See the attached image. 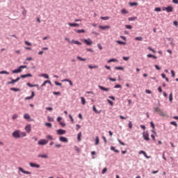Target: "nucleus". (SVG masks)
I'll return each instance as SVG.
<instances>
[{
	"instance_id": "nucleus-30",
	"label": "nucleus",
	"mask_w": 178,
	"mask_h": 178,
	"mask_svg": "<svg viewBox=\"0 0 178 178\" xmlns=\"http://www.w3.org/2000/svg\"><path fill=\"white\" fill-rule=\"evenodd\" d=\"M38 158L47 159V158H48V155H47V154H38Z\"/></svg>"
},
{
	"instance_id": "nucleus-3",
	"label": "nucleus",
	"mask_w": 178,
	"mask_h": 178,
	"mask_svg": "<svg viewBox=\"0 0 178 178\" xmlns=\"http://www.w3.org/2000/svg\"><path fill=\"white\" fill-rule=\"evenodd\" d=\"M38 145H47L48 144V140L41 139L38 142Z\"/></svg>"
},
{
	"instance_id": "nucleus-58",
	"label": "nucleus",
	"mask_w": 178,
	"mask_h": 178,
	"mask_svg": "<svg viewBox=\"0 0 178 178\" xmlns=\"http://www.w3.org/2000/svg\"><path fill=\"white\" fill-rule=\"evenodd\" d=\"M171 76H172V77H175L176 74L174 70H171Z\"/></svg>"
},
{
	"instance_id": "nucleus-61",
	"label": "nucleus",
	"mask_w": 178,
	"mask_h": 178,
	"mask_svg": "<svg viewBox=\"0 0 178 178\" xmlns=\"http://www.w3.org/2000/svg\"><path fill=\"white\" fill-rule=\"evenodd\" d=\"M46 111H54V108L52 107H46Z\"/></svg>"
},
{
	"instance_id": "nucleus-31",
	"label": "nucleus",
	"mask_w": 178,
	"mask_h": 178,
	"mask_svg": "<svg viewBox=\"0 0 178 178\" xmlns=\"http://www.w3.org/2000/svg\"><path fill=\"white\" fill-rule=\"evenodd\" d=\"M40 77H44V79H49V75H48L47 74H41Z\"/></svg>"
},
{
	"instance_id": "nucleus-13",
	"label": "nucleus",
	"mask_w": 178,
	"mask_h": 178,
	"mask_svg": "<svg viewBox=\"0 0 178 178\" xmlns=\"http://www.w3.org/2000/svg\"><path fill=\"white\" fill-rule=\"evenodd\" d=\"M139 154H143V155H144L145 158H146V159H149V158H151V156L147 155V152H145V151L143 150H140L139 152Z\"/></svg>"
},
{
	"instance_id": "nucleus-38",
	"label": "nucleus",
	"mask_w": 178,
	"mask_h": 178,
	"mask_svg": "<svg viewBox=\"0 0 178 178\" xmlns=\"http://www.w3.org/2000/svg\"><path fill=\"white\" fill-rule=\"evenodd\" d=\"M10 74L9 72L6 70L0 71V74Z\"/></svg>"
},
{
	"instance_id": "nucleus-9",
	"label": "nucleus",
	"mask_w": 178,
	"mask_h": 178,
	"mask_svg": "<svg viewBox=\"0 0 178 178\" xmlns=\"http://www.w3.org/2000/svg\"><path fill=\"white\" fill-rule=\"evenodd\" d=\"M22 70L19 66L17 69L13 70L12 71V73L15 74H17V73H22Z\"/></svg>"
},
{
	"instance_id": "nucleus-11",
	"label": "nucleus",
	"mask_w": 178,
	"mask_h": 178,
	"mask_svg": "<svg viewBox=\"0 0 178 178\" xmlns=\"http://www.w3.org/2000/svg\"><path fill=\"white\" fill-rule=\"evenodd\" d=\"M70 44H75L76 45H81V42H80L79 40H76L74 39H73L72 40H71V42H70Z\"/></svg>"
},
{
	"instance_id": "nucleus-40",
	"label": "nucleus",
	"mask_w": 178,
	"mask_h": 178,
	"mask_svg": "<svg viewBox=\"0 0 178 178\" xmlns=\"http://www.w3.org/2000/svg\"><path fill=\"white\" fill-rule=\"evenodd\" d=\"M135 40H136V41H143V40H144V38H143V37H136L135 38Z\"/></svg>"
},
{
	"instance_id": "nucleus-48",
	"label": "nucleus",
	"mask_w": 178,
	"mask_h": 178,
	"mask_svg": "<svg viewBox=\"0 0 178 178\" xmlns=\"http://www.w3.org/2000/svg\"><path fill=\"white\" fill-rule=\"evenodd\" d=\"M125 28L128 30H131V29H133V26L131 25H125Z\"/></svg>"
},
{
	"instance_id": "nucleus-56",
	"label": "nucleus",
	"mask_w": 178,
	"mask_h": 178,
	"mask_svg": "<svg viewBox=\"0 0 178 178\" xmlns=\"http://www.w3.org/2000/svg\"><path fill=\"white\" fill-rule=\"evenodd\" d=\"M88 67L89 68V69H95V67H97V66L96 65H88Z\"/></svg>"
},
{
	"instance_id": "nucleus-7",
	"label": "nucleus",
	"mask_w": 178,
	"mask_h": 178,
	"mask_svg": "<svg viewBox=\"0 0 178 178\" xmlns=\"http://www.w3.org/2000/svg\"><path fill=\"white\" fill-rule=\"evenodd\" d=\"M18 170H19V172H22V173H24V175H31V172L24 170V169H23V168L22 167H19Z\"/></svg>"
},
{
	"instance_id": "nucleus-14",
	"label": "nucleus",
	"mask_w": 178,
	"mask_h": 178,
	"mask_svg": "<svg viewBox=\"0 0 178 178\" xmlns=\"http://www.w3.org/2000/svg\"><path fill=\"white\" fill-rule=\"evenodd\" d=\"M27 77H33V74H22L21 78L22 79H27Z\"/></svg>"
},
{
	"instance_id": "nucleus-20",
	"label": "nucleus",
	"mask_w": 178,
	"mask_h": 178,
	"mask_svg": "<svg viewBox=\"0 0 178 178\" xmlns=\"http://www.w3.org/2000/svg\"><path fill=\"white\" fill-rule=\"evenodd\" d=\"M68 26H70V27H79L80 24L77 23H68Z\"/></svg>"
},
{
	"instance_id": "nucleus-26",
	"label": "nucleus",
	"mask_w": 178,
	"mask_h": 178,
	"mask_svg": "<svg viewBox=\"0 0 178 178\" xmlns=\"http://www.w3.org/2000/svg\"><path fill=\"white\" fill-rule=\"evenodd\" d=\"M121 13L122 15H127L129 13V11H127V10H126V8H123L121 10Z\"/></svg>"
},
{
	"instance_id": "nucleus-4",
	"label": "nucleus",
	"mask_w": 178,
	"mask_h": 178,
	"mask_svg": "<svg viewBox=\"0 0 178 178\" xmlns=\"http://www.w3.org/2000/svg\"><path fill=\"white\" fill-rule=\"evenodd\" d=\"M154 112H158L160 116H165V113H163V111H162V109L158 107L154 108Z\"/></svg>"
},
{
	"instance_id": "nucleus-55",
	"label": "nucleus",
	"mask_w": 178,
	"mask_h": 178,
	"mask_svg": "<svg viewBox=\"0 0 178 178\" xmlns=\"http://www.w3.org/2000/svg\"><path fill=\"white\" fill-rule=\"evenodd\" d=\"M114 88H122V85L116 84L114 86Z\"/></svg>"
},
{
	"instance_id": "nucleus-41",
	"label": "nucleus",
	"mask_w": 178,
	"mask_h": 178,
	"mask_svg": "<svg viewBox=\"0 0 178 178\" xmlns=\"http://www.w3.org/2000/svg\"><path fill=\"white\" fill-rule=\"evenodd\" d=\"M107 102L111 105V106H113V102H112L111 99H107Z\"/></svg>"
},
{
	"instance_id": "nucleus-54",
	"label": "nucleus",
	"mask_w": 178,
	"mask_h": 178,
	"mask_svg": "<svg viewBox=\"0 0 178 178\" xmlns=\"http://www.w3.org/2000/svg\"><path fill=\"white\" fill-rule=\"evenodd\" d=\"M150 127L153 129H155V124H154V122H150Z\"/></svg>"
},
{
	"instance_id": "nucleus-47",
	"label": "nucleus",
	"mask_w": 178,
	"mask_h": 178,
	"mask_svg": "<svg viewBox=\"0 0 178 178\" xmlns=\"http://www.w3.org/2000/svg\"><path fill=\"white\" fill-rule=\"evenodd\" d=\"M47 120H48V122H54V118L48 116Z\"/></svg>"
},
{
	"instance_id": "nucleus-32",
	"label": "nucleus",
	"mask_w": 178,
	"mask_h": 178,
	"mask_svg": "<svg viewBox=\"0 0 178 178\" xmlns=\"http://www.w3.org/2000/svg\"><path fill=\"white\" fill-rule=\"evenodd\" d=\"M107 62H108V63H111L112 62H118V60L116 58H111V59L108 60Z\"/></svg>"
},
{
	"instance_id": "nucleus-12",
	"label": "nucleus",
	"mask_w": 178,
	"mask_h": 178,
	"mask_svg": "<svg viewBox=\"0 0 178 178\" xmlns=\"http://www.w3.org/2000/svg\"><path fill=\"white\" fill-rule=\"evenodd\" d=\"M29 166H31V168H36L37 169L40 168V165L35 163H29Z\"/></svg>"
},
{
	"instance_id": "nucleus-34",
	"label": "nucleus",
	"mask_w": 178,
	"mask_h": 178,
	"mask_svg": "<svg viewBox=\"0 0 178 178\" xmlns=\"http://www.w3.org/2000/svg\"><path fill=\"white\" fill-rule=\"evenodd\" d=\"M76 58L79 60H81L82 62H86V60H87V58H81V56H78L76 57Z\"/></svg>"
},
{
	"instance_id": "nucleus-22",
	"label": "nucleus",
	"mask_w": 178,
	"mask_h": 178,
	"mask_svg": "<svg viewBox=\"0 0 178 178\" xmlns=\"http://www.w3.org/2000/svg\"><path fill=\"white\" fill-rule=\"evenodd\" d=\"M74 31L78 34H81V33H86L84 29H75Z\"/></svg>"
},
{
	"instance_id": "nucleus-37",
	"label": "nucleus",
	"mask_w": 178,
	"mask_h": 178,
	"mask_svg": "<svg viewBox=\"0 0 178 178\" xmlns=\"http://www.w3.org/2000/svg\"><path fill=\"white\" fill-rule=\"evenodd\" d=\"M44 126H47V127H49V129H51V127H52V124L51 122H46L44 124Z\"/></svg>"
},
{
	"instance_id": "nucleus-51",
	"label": "nucleus",
	"mask_w": 178,
	"mask_h": 178,
	"mask_svg": "<svg viewBox=\"0 0 178 178\" xmlns=\"http://www.w3.org/2000/svg\"><path fill=\"white\" fill-rule=\"evenodd\" d=\"M54 84H56V86H58V87H62V83L56 81L54 82Z\"/></svg>"
},
{
	"instance_id": "nucleus-57",
	"label": "nucleus",
	"mask_w": 178,
	"mask_h": 178,
	"mask_svg": "<svg viewBox=\"0 0 178 178\" xmlns=\"http://www.w3.org/2000/svg\"><path fill=\"white\" fill-rule=\"evenodd\" d=\"M122 59H123V60L127 61V60H129V59H130V57H129V56H128V57L123 56V57H122Z\"/></svg>"
},
{
	"instance_id": "nucleus-43",
	"label": "nucleus",
	"mask_w": 178,
	"mask_h": 178,
	"mask_svg": "<svg viewBox=\"0 0 178 178\" xmlns=\"http://www.w3.org/2000/svg\"><path fill=\"white\" fill-rule=\"evenodd\" d=\"M170 124H172V126H175V127H177V123L176 122V121L170 122Z\"/></svg>"
},
{
	"instance_id": "nucleus-63",
	"label": "nucleus",
	"mask_w": 178,
	"mask_h": 178,
	"mask_svg": "<svg viewBox=\"0 0 178 178\" xmlns=\"http://www.w3.org/2000/svg\"><path fill=\"white\" fill-rule=\"evenodd\" d=\"M24 42H25V44H26V45H28L29 47L31 46V43L30 42L26 40Z\"/></svg>"
},
{
	"instance_id": "nucleus-35",
	"label": "nucleus",
	"mask_w": 178,
	"mask_h": 178,
	"mask_svg": "<svg viewBox=\"0 0 178 178\" xmlns=\"http://www.w3.org/2000/svg\"><path fill=\"white\" fill-rule=\"evenodd\" d=\"M168 99H169L170 102H172V101H173V94L172 93H170L169 95Z\"/></svg>"
},
{
	"instance_id": "nucleus-50",
	"label": "nucleus",
	"mask_w": 178,
	"mask_h": 178,
	"mask_svg": "<svg viewBox=\"0 0 178 178\" xmlns=\"http://www.w3.org/2000/svg\"><path fill=\"white\" fill-rule=\"evenodd\" d=\"M26 132H20V138L21 137H26Z\"/></svg>"
},
{
	"instance_id": "nucleus-17",
	"label": "nucleus",
	"mask_w": 178,
	"mask_h": 178,
	"mask_svg": "<svg viewBox=\"0 0 178 178\" xmlns=\"http://www.w3.org/2000/svg\"><path fill=\"white\" fill-rule=\"evenodd\" d=\"M99 29H100V30H108V29H111V27L109 26H102V25H99Z\"/></svg>"
},
{
	"instance_id": "nucleus-25",
	"label": "nucleus",
	"mask_w": 178,
	"mask_h": 178,
	"mask_svg": "<svg viewBox=\"0 0 178 178\" xmlns=\"http://www.w3.org/2000/svg\"><path fill=\"white\" fill-rule=\"evenodd\" d=\"M10 91H15V92L20 91V88H10Z\"/></svg>"
},
{
	"instance_id": "nucleus-6",
	"label": "nucleus",
	"mask_w": 178,
	"mask_h": 178,
	"mask_svg": "<svg viewBox=\"0 0 178 178\" xmlns=\"http://www.w3.org/2000/svg\"><path fill=\"white\" fill-rule=\"evenodd\" d=\"M83 42L88 46L92 45V40L91 39L88 38V39H83Z\"/></svg>"
},
{
	"instance_id": "nucleus-10",
	"label": "nucleus",
	"mask_w": 178,
	"mask_h": 178,
	"mask_svg": "<svg viewBox=\"0 0 178 178\" xmlns=\"http://www.w3.org/2000/svg\"><path fill=\"white\" fill-rule=\"evenodd\" d=\"M47 84H49V86H52V82H51V81L49 80L44 81L41 85V87H45Z\"/></svg>"
},
{
	"instance_id": "nucleus-52",
	"label": "nucleus",
	"mask_w": 178,
	"mask_h": 178,
	"mask_svg": "<svg viewBox=\"0 0 178 178\" xmlns=\"http://www.w3.org/2000/svg\"><path fill=\"white\" fill-rule=\"evenodd\" d=\"M102 20H109V17H101Z\"/></svg>"
},
{
	"instance_id": "nucleus-16",
	"label": "nucleus",
	"mask_w": 178,
	"mask_h": 178,
	"mask_svg": "<svg viewBox=\"0 0 178 178\" xmlns=\"http://www.w3.org/2000/svg\"><path fill=\"white\" fill-rule=\"evenodd\" d=\"M99 90H102V91H106V92H108L110 90L109 88H105L101 85H99Z\"/></svg>"
},
{
	"instance_id": "nucleus-60",
	"label": "nucleus",
	"mask_w": 178,
	"mask_h": 178,
	"mask_svg": "<svg viewBox=\"0 0 178 178\" xmlns=\"http://www.w3.org/2000/svg\"><path fill=\"white\" fill-rule=\"evenodd\" d=\"M62 118H61V117H58L57 118V122H58V123H60V122H62Z\"/></svg>"
},
{
	"instance_id": "nucleus-15",
	"label": "nucleus",
	"mask_w": 178,
	"mask_h": 178,
	"mask_svg": "<svg viewBox=\"0 0 178 178\" xmlns=\"http://www.w3.org/2000/svg\"><path fill=\"white\" fill-rule=\"evenodd\" d=\"M24 118L26 119V120H28V122H31L30 119H31V117L29 113H26L24 115Z\"/></svg>"
},
{
	"instance_id": "nucleus-42",
	"label": "nucleus",
	"mask_w": 178,
	"mask_h": 178,
	"mask_svg": "<svg viewBox=\"0 0 178 178\" xmlns=\"http://www.w3.org/2000/svg\"><path fill=\"white\" fill-rule=\"evenodd\" d=\"M81 101L82 105H84L86 104V99L84 97H81Z\"/></svg>"
},
{
	"instance_id": "nucleus-53",
	"label": "nucleus",
	"mask_w": 178,
	"mask_h": 178,
	"mask_svg": "<svg viewBox=\"0 0 178 178\" xmlns=\"http://www.w3.org/2000/svg\"><path fill=\"white\" fill-rule=\"evenodd\" d=\"M18 118L17 114H14L12 117L13 120H16V118Z\"/></svg>"
},
{
	"instance_id": "nucleus-19",
	"label": "nucleus",
	"mask_w": 178,
	"mask_h": 178,
	"mask_svg": "<svg viewBox=\"0 0 178 178\" xmlns=\"http://www.w3.org/2000/svg\"><path fill=\"white\" fill-rule=\"evenodd\" d=\"M166 12H168V13H171V12H173V7L171 6H168Z\"/></svg>"
},
{
	"instance_id": "nucleus-28",
	"label": "nucleus",
	"mask_w": 178,
	"mask_h": 178,
	"mask_svg": "<svg viewBox=\"0 0 178 178\" xmlns=\"http://www.w3.org/2000/svg\"><path fill=\"white\" fill-rule=\"evenodd\" d=\"M147 58H152L153 59H157L158 58V57H156V56H154L151 54H147Z\"/></svg>"
},
{
	"instance_id": "nucleus-5",
	"label": "nucleus",
	"mask_w": 178,
	"mask_h": 178,
	"mask_svg": "<svg viewBox=\"0 0 178 178\" xmlns=\"http://www.w3.org/2000/svg\"><path fill=\"white\" fill-rule=\"evenodd\" d=\"M56 133L58 136H63V134H66V130L63 129H57Z\"/></svg>"
},
{
	"instance_id": "nucleus-64",
	"label": "nucleus",
	"mask_w": 178,
	"mask_h": 178,
	"mask_svg": "<svg viewBox=\"0 0 178 178\" xmlns=\"http://www.w3.org/2000/svg\"><path fill=\"white\" fill-rule=\"evenodd\" d=\"M54 95H60V92H53Z\"/></svg>"
},
{
	"instance_id": "nucleus-44",
	"label": "nucleus",
	"mask_w": 178,
	"mask_h": 178,
	"mask_svg": "<svg viewBox=\"0 0 178 178\" xmlns=\"http://www.w3.org/2000/svg\"><path fill=\"white\" fill-rule=\"evenodd\" d=\"M161 10H162V8H161V7H156L154 9V12H161Z\"/></svg>"
},
{
	"instance_id": "nucleus-62",
	"label": "nucleus",
	"mask_w": 178,
	"mask_h": 178,
	"mask_svg": "<svg viewBox=\"0 0 178 178\" xmlns=\"http://www.w3.org/2000/svg\"><path fill=\"white\" fill-rule=\"evenodd\" d=\"M47 138H48V140H54V138H53L52 136H51V135H48V136H47Z\"/></svg>"
},
{
	"instance_id": "nucleus-39",
	"label": "nucleus",
	"mask_w": 178,
	"mask_h": 178,
	"mask_svg": "<svg viewBox=\"0 0 178 178\" xmlns=\"http://www.w3.org/2000/svg\"><path fill=\"white\" fill-rule=\"evenodd\" d=\"M136 19H137V17H131L128 18V20L129 22H134V20H136Z\"/></svg>"
},
{
	"instance_id": "nucleus-27",
	"label": "nucleus",
	"mask_w": 178,
	"mask_h": 178,
	"mask_svg": "<svg viewBox=\"0 0 178 178\" xmlns=\"http://www.w3.org/2000/svg\"><path fill=\"white\" fill-rule=\"evenodd\" d=\"M129 6H137V5H138V3H137V2H135V1H134V2H129Z\"/></svg>"
},
{
	"instance_id": "nucleus-8",
	"label": "nucleus",
	"mask_w": 178,
	"mask_h": 178,
	"mask_svg": "<svg viewBox=\"0 0 178 178\" xmlns=\"http://www.w3.org/2000/svg\"><path fill=\"white\" fill-rule=\"evenodd\" d=\"M59 141H60L61 143H69V140L67 139V138L65 136H60Z\"/></svg>"
},
{
	"instance_id": "nucleus-36",
	"label": "nucleus",
	"mask_w": 178,
	"mask_h": 178,
	"mask_svg": "<svg viewBox=\"0 0 178 178\" xmlns=\"http://www.w3.org/2000/svg\"><path fill=\"white\" fill-rule=\"evenodd\" d=\"M115 69L116 70H124V67H121V66H119V67L115 66Z\"/></svg>"
},
{
	"instance_id": "nucleus-49",
	"label": "nucleus",
	"mask_w": 178,
	"mask_h": 178,
	"mask_svg": "<svg viewBox=\"0 0 178 178\" xmlns=\"http://www.w3.org/2000/svg\"><path fill=\"white\" fill-rule=\"evenodd\" d=\"M107 171H108V168H104L102 170V175H105V173H106Z\"/></svg>"
},
{
	"instance_id": "nucleus-45",
	"label": "nucleus",
	"mask_w": 178,
	"mask_h": 178,
	"mask_svg": "<svg viewBox=\"0 0 178 178\" xmlns=\"http://www.w3.org/2000/svg\"><path fill=\"white\" fill-rule=\"evenodd\" d=\"M147 49H149V51H151L152 52H153V54H155L156 52V51H155L154 49H152L151 47H149L147 48Z\"/></svg>"
},
{
	"instance_id": "nucleus-46",
	"label": "nucleus",
	"mask_w": 178,
	"mask_h": 178,
	"mask_svg": "<svg viewBox=\"0 0 178 178\" xmlns=\"http://www.w3.org/2000/svg\"><path fill=\"white\" fill-rule=\"evenodd\" d=\"M128 127L129 129H133V124L131 123V121L129 122Z\"/></svg>"
},
{
	"instance_id": "nucleus-18",
	"label": "nucleus",
	"mask_w": 178,
	"mask_h": 178,
	"mask_svg": "<svg viewBox=\"0 0 178 178\" xmlns=\"http://www.w3.org/2000/svg\"><path fill=\"white\" fill-rule=\"evenodd\" d=\"M25 130H26V133H30V131H31V124H27L25 127Z\"/></svg>"
},
{
	"instance_id": "nucleus-21",
	"label": "nucleus",
	"mask_w": 178,
	"mask_h": 178,
	"mask_svg": "<svg viewBox=\"0 0 178 178\" xmlns=\"http://www.w3.org/2000/svg\"><path fill=\"white\" fill-rule=\"evenodd\" d=\"M10 81H8L7 84H15L16 82L15 79H13L12 77L10 78Z\"/></svg>"
},
{
	"instance_id": "nucleus-24",
	"label": "nucleus",
	"mask_w": 178,
	"mask_h": 178,
	"mask_svg": "<svg viewBox=\"0 0 178 178\" xmlns=\"http://www.w3.org/2000/svg\"><path fill=\"white\" fill-rule=\"evenodd\" d=\"M116 42L118 45H126V42L121 40H116Z\"/></svg>"
},
{
	"instance_id": "nucleus-59",
	"label": "nucleus",
	"mask_w": 178,
	"mask_h": 178,
	"mask_svg": "<svg viewBox=\"0 0 178 178\" xmlns=\"http://www.w3.org/2000/svg\"><path fill=\"white\" fill-rule=\"evenodd\" d=\"M26 86H27L28 87H31V88L34 87V85L31 84L30 82H28V83H26Z\"/></svg>"
},
{
	"instance_id": "nucleus-2",
	"label": "nucleus",
	"mask_w": 178,
	"mask_h": 178,
	"mask_svg": "<svg viewBox=\"0 0 178 178\" xmlns=\"http://www.w3.org/2000/svg\"><path fill=\"white\" fill-rule=\"evenodd\" d=\"M143 140H145V141H149V134H148V131L143 132Z\"/></svg>"
},
{
	"instance_id": "nucleus-29",
	"label": "nucleus",
	"mask_w": 178,
	"mask_h": 178,
	"mask_svg": "<svg viewBox=\"0 0 178 178\" xmlns=\"http://www.w3.org/2000/svg\"><path fill=\"white\" fill-rule=\"evenodd\" d=\"M98 144H99V137L96 136L95 137V145H98Z\"/></svg>"
},
{
	"instance_id": "nucleus-23",
	"label": "nucleus",
	"mask_w": 178,
	"mask_h": 178,
	"mask_svg": "<svg viewBox=\"0 0 178 178\" xmlns=\"http://www.w3.org/2000/svg\"><path fill=\"white\" fill-rule=\"evenodd\" d=\"M92 111H94L95 113H100L102 112V111H98L97 110V107H95V106H92Z\"/></svg>"
},
{
	"instance_id": "nucleus-1",
	"label": "nucleus",
	"mask_w": 178,
	"mask_h": 178,
	"mask_svg": "<svg viewBox=\"0 0 178 178\" xmlns=\"http://www.w3.org/2000/svg\"><path fill=\"white\" fill-rule=\"evenodd\" d=\"M12 136L14 138H20V130H15L12 133Z\"/></svg>"
},
{
	"instance_id": "nucleus-33",
	"label": "nucleus",
	"mask_w": 178,
	"mask_h": 178,
	"mask_svg": "<svg viewBox=\"0 0 178 178\" xmlns=\"http://www.w3.org/2000/svg\"><path fill=\"white\" fill-rule=\"evenodd\" d=\"M77 140L79 142L81 141V132H79L78 134H77Z\"/></svg>"
}]
</instances>
